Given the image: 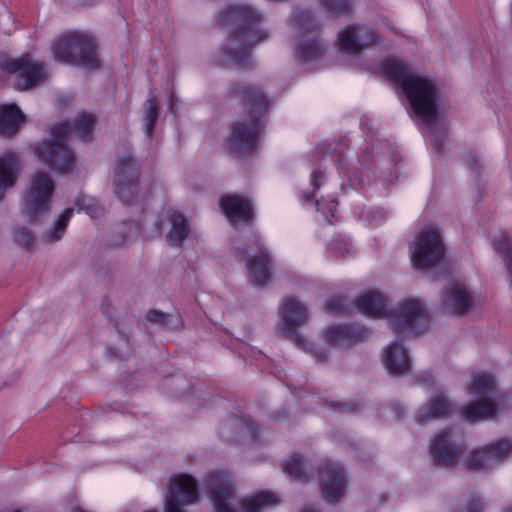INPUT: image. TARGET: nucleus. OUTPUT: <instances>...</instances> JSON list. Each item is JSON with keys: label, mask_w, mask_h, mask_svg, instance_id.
<instances>
[{"label": "nucleus", "mask_w": 512, "mask_h": 512, "mask_svg": "<svg viewBox=\"0 0 512 512\" xmlns=\"http://www.w3.org/2000/svg\"><path fill=\"white\" fill-rule=\"evenodd\" d=\"M366 335L367 331L364 328L342 325L331 326L324 331L326 343L331 346L339 347H348L362 340Z\"/></svg>", "instance_id": "23"}, {"label": "nucleus", "mask_w": 512, "mask_h": 512, "mask_svg": "<svg viewBox=\"0 0 512 512\" xmlns=\"http://www.w3.org/2000/svg\"><path fill=\"white\" fill-rule=\"evenodd\" d=\"M170 110L174 112V98L173 96L170 97Z\"/></svg>", "instance_id": "48"}, {"label": "nucleus", "mask_w": 512, "mask_h": 512, "mask_svg": "<svg viewBox=\"0 0 512 512\" xmlns=\"http://www.w3.org/2000/svg\"><path fill=\"white\" fill-rule=\"evenodd\" d=\"M2 67L5 72L16 75L15 85L19 90L31 89L47 79L45 66L28 57L7 60Z\"/></svg>", "instance_id": "14"}, {"label": "nucleus", "mask_w": 512, "mask_h": 512, "mask_svg": "<svg viewBox=\"0 0 512 512\" xmlns=\"http://www.w3.org/2000/svg\"><path fill=\"white\" fill-rule=\"evenodd\" d=\"M220 207L230 223H249L253 219V206L250 199L231 194L221 197Z\"/></svg>", "instance_id": "21"}, {"label": "nucleus", "mask_w": 512, "mask_h": 512, "mask_svg": "<svg viewBox=\"0 0 512 512\" xmlns=\"http://www.w3.org/2000/svg\"><path fill=\"white\" fill-rule=\"evenodd\" d=\"M246 428L251 433V438L254 439L255 438V431H256L255 425L253 423H250V424L247 425Z\"/></svg>", "instance_id": "46"}, {"label": "nucleus", "mask_w": 512, "mask_h": 512, "mask_svg": "<svg viewBox=\"0 0 512 512\" xmlns=\"http://www.w3.org/2000/svg\"><path fill=\"white\" fill-rule=\"evenodd\" d=\"M24 121V115L20 109L14 105H5L0 107V134H15Z\"/></svg>", "instance_id": "29"}, {"label": "nucleus", "mask_w": 512, "mask_h": 512, "mask_svg": "<svg viewBox=\"0 0 512 512\" xmlns=\"http://www.w3.org/2000/svg\"><path fill=\"white\" fill-rule=\"evenodd\" d=\"M329 249L335 257L345 258L353 253L352 245L340 237L334 238L330 242Z\"/></svg>", "instance_id": "36"}, {"label": "nucleus", "mask_w": 512, "mask_h": 512, "mask_svg": "<svg viewBox=\"0 0 512 512\" xmlns=\"http://www.w3.org/2000/svg\"><path fill=\"white\" fill-rule=\"evenodd\" d=\"M145 512H157L156 510H148V511H145Z\"/></svg>", "instance_id": "53"}, {"label": "nucleus", "mask_w": 512, "mask_h": 512, "mask_svg": "<svg viewBox=\"0 0 512 512\" xmlns=\"http://www.w3.org/2000/svg\"><path fill=\"white\" fill-rule=\"evenodd\" d=\"M493 378L483 372L471 374V384L468 393L479 397V401L472 402L460 410V415L469 422H476L493 417L496 414V405L487 398L493 389Z\"/></svg>", "instance_id": "8"}, {"label": "nucleus", "mask_w": 512, "mask_h": 512, "mask_svg": "<svg viewBox=\"0 0 512 512\" xmlns=\"http://www.w3.org/2000/svg\"><path fill=\"white\" fill-rule=\"evenodd\" d=\"M237 254L245 261L250 280L255 286H263L271 278V259L261 239L254 237L252 244L237 248Z\"/></svg>", "instance_id": "11"}, {"label": "nucleus", "mask_w": 512, "mask_h": 512, "mask_svg": "<svg viewBox=\"0 0 512 512\" xmlns=\"http://www.w3.org/2000/svg\"><path fill=\"white\" fill-rule=\"evenodd\" d=\"M382 73L399 85L407 97L414 113L431 127L432 145L436 152L442 151L445 129L435 125L437 118V89L435 84L416 73L401 60H385L381 65Z\"/></svg>", "instance_id": "1"}, {"label": "nucleus", "mask_w": 512, "mask_h": 512, "mask_svg": "<svg viewBox=\"0 0 512 512\" xmlns=\"http://www.w3.org/2000/svg\"><path fill=\"white\" fill-rule=\"evenodd\" d=\"M170 228L166 233V239L171 246L181 247L189 237L190 225L188 219L175 210L168 211Z\"/></svg>", "instance_id": "26"}, {"label": "nucleus", "mask_w": 512, "mask_h": 512, "mask_svg": "<svg viewBox=\"0 0 512 512\" xmlns=\"http://www.w3.org/2000/svg\"><path fill=\"white\" fill-rule=\"evenodd\" d=\"M357 310L373 318H381L387 314L386 299L376 292H367L360 295L355 302Z\"/></svg>", "instance_id": "27"}, {"label": "nucleus", "mask_w": 512, "mask_h": 512, "mask_svg": "<svg viewBox=\"0 0 512 512\" xmlns=\"http://www.w3.org/2000/svg\"><path fill=\"white\" fill-rule=\"evenodd\" d=\"M391 410L394 413L395 418H400L404 413L403 407L399 404H392Z\"/></svg>", "instance_id": "44"}, {"label": "nucleus", "mask_w": 512, "mask_h": 512, "mask_svg": "<svg viewBox=\"0 0 512 512\" xmlns=\"http://www.w3.org/2000/svg\"><path fill=\"white\" fill-rule=\"evenodd\" d=\"M147 321L165 328H176L179 324L178 317H173L157 310H150L146 315Z\"/></svg>", "instance_id": "34"}, {"label": "nucleus", "mask_w": 512, "mask_h": 512, "mask_svg": "<svg viewBox=\"0 0 512 512\" xmlns=\"http://www.w3.org/2000/svg\"><path fill=\"white\" fill-rule=\"evenodd\" d=\"M332 407L338 409L341 412H353L356 410L355 405L347 403H333Z\"/></svg>", "instance_id": "42"}, {"label": "nucleus", "mask_w": 512, "mask_h": 512, "mask_svg": "<svg viewBox=\"0 0 512 512\" xmlns=\"http://www.w3.org/2000/svg\"><path fill=\"white\" fill-rule=\"evenodd\" d=\"M86 211L88 214H90L91 216H95L96 215V209L95 208H92L90 209L89 207L86 208Z\"/></svg>", "instance_id": "47"}, {"label": "nucleus", "mask_w": 512, "mask_h": 512, "mask_svg": "<svg viewBox=\"0 0 512 512\" xmlns=\"http://www.w3.org/2000/svg\"><path fill=\"white\" fill-rule=\"evenodd\" d=\"M313 193H314V191H313V192H311V193H307V194L304 196L305 200H306V201H308V200L312 199V198H313Z\"/></svg>", "instance_id": "49"}, {"label": "nucleus", "mask_w": 512, "mask_h": 512, "mask_svg": "<svg viewBox=\"0 0 512 512\" xmlns=\"http://www.w3.org/2000/svg\"><path fill=\"white\" fill-rule=\"evenodd\" d=\"M283 470L297 481L306 482L310 478L305 471L304 460L298 454L292 455L285 463Z\"/></svg>", "instance_id": "30"}, {"label": "nucleus", "mask_w": 512, "mask_h": 512, "mask_svg": "<svg viewBox=\"0 0 512 512\" xmlns=\"http://www.w3.org/2000/svg\"><path fill=\"white\" fill-rule=\"evenodd\" d=\"M429 317L418 300H406L399 304L392 314V329L404 334H418L426 331Z\"/></svg>", "instance_id": "10"}, {"label": "nucleus", "mask_w": 512, "mask_h": 512, "mask_svg": "<svg viewBox=\"0 0 512 512\" xmlns=\"http://www.w3.org/2000/svg\"><path fill=\"white\" fill-rule=\"evenodd\" d=\"M327 309L332 313L346 314L348 307L342 298H331L326 305Z\"/></svg>", "instance_id": "39"}, {"label": "nucleus", "mask_w": 512, "mask_h": 512, "mask_svg": "<svg viewBox=\"0 0 512 512\" xmlns=\"http://www.w3.org/2000/svg\"><path fill=\"white\" fill-rule=\"evenodd\" d=\"M139 164L130 154L118 161L114 178L115 194L125 204H132L138 196Z\"/></svg>", "instance_id": "12"}, {"label": "nucleus", "mask_w": 512, "mask_h": 512, "mask_svg": "<svg viewBox=\"0 0 512 512\" xmlns=\"http://www.w3.org/2000/svg\"><path fill=\"white\" fill-rule=\"evenodd\" d=\"M279 315L283 323L282 335L296 345L305 348V340L296 332V329L307 322L309 318L307 308L295 298H286L280 306Z\"/></svg>", "instance_id": "15"}, {"label": "nucleus", "mask_w": 512, "mask_h": 512, "mask_svg": "<svg viewBox=\"0 0 512 512\" xmlns=\"http://www.w3.org/2000/svg\"><path fill=\"white\" fill-rule=\"evenodd\" d=\"M72 214H73V209L67 208L60 215V217L58 218L54 227L46 233V238L50 242H56L62 238V236L67 228L68 222L70 221V219L72 217Z\"/></svg>", "instance_id": "33"}, {"label": "nucleus", "mask_w": 512, "mask_h": 512, "mask_svg": "<svg viewBox=\"0 0 512 512\" xmlns=\"http://www.w3.org/2000/svg\"><path fill=\"white\" fill-rule=\"evenodd\" d=\"M260 20V13L245 4L228 6L219 15L217 21L220 25L238 26L229 46L230 59L236 65L248 67L250 64L249 52L253 45L268 37L266 32L256 29Z\"/></svg>", "instance_id": "3"}, {"label": "nucleus", "mask_w": 512, "mask_h": 512, "mask_svg": "<svg viewBox=\"0 0 512 512\" xmlns=\"http://www.w3.org/2000/svg\"><path fill=\"white\" fill-rule=\"evenodd\" d=\"M198 499V485L195 478L180 474L171 477L164 501V512H185L182 507Z\"/></svg>", "instance_id": "13"}, {"label": "nucleus", "mask_w": 512, "mask_h": 512, "mask_svg": "<svg viewBox=\"0 0 512 512\" xmlns=\"http://www.w3.org/2000/svg\"><path fill=\"white\" fill-rule=\"evenodd\" d=\"M301 512H318V511L310 509V508H305Z\"/></svg>", "instance_id": "50"}, {"label": "nucleus", "mask_w": 512, "mask_h": 512, "mask_svg": "<svg viewBox=\"0 0 512 512\" xmlns=\"http://www.w3.org/2000/svg\"><path fill=\"white\" fill-rule=\"evenodd\" d=\"M384 365L395 376H403L410 371V359L404 346L399 342L391 343L384 351Z\"/></svg>", "instance_id": "24"}, {"label": "nucleus", "mask_w": 512, "mask_h": 512, "mask_svg": "<svg viewBox=\"0 0 512 512\" xmlns=\"http://www.w3.org/2000/svg\"><path fill=\"white\" fill-rule=\"evenodd\" d=\"M15 512H19L18 510H16Z\"/></svg>", "instance_id": "54"}, {"label": "nucleus", "mask_w": 512, "mask_h": 512, "mask_svg": "<svg viewBox=\"0 0 512 512\" xmlns=\"http://www.w3.org/2000/svg\"><path fill=\"white\" fill-rule=\"evenodd\" d=\"M462 448L450 441V431L443 430L437 434L430 445V454L434 463L442 467L454 466L461 454Z\"/></svg>", "instance_id": "19"}, {"label": "nucleus", "mask_w": 512, "mask_h": 512, "mask_svg": "<svg viewBox=\"0 0 512 512\" xmlns=\"http://www.w3.org/2000/svg\"><path fill=\"white\" fill-rule=\"evenodd\" d=\"M13 237L16 243L24 247H30L34 242L33 235L25 227L16 228Z\"/></svg>", "instance_id": "38"}, {"label": "nucleus", "mask_w": 512, "mask_h": 512, "mask_svg": "<svg viewBox=\"0 0 512 512\" xmlns=\"http://www.w3.org/2000/svg\"><path fill=\"white\" fill-rule=\"evenodd\" d=\"M444 255L445 245L437 227L428 225L415 236L411 261L417 269L427 270L438 265Z\"/></svg>", "instance_id": "7"}, {"label": "nucleus", "mask_w": 512, "mask_h": 512, "mask_svg": "<svg viewBox=\"0 0 512 512\" xmlns=\"http://www.w3.org/2000/svg\"><path fill=\"white\" fill-rule=\"evenodd\" d=\"M20 171V161L14 152H5L0 155V200L6 189L14 186Z\"/></svg>", "instance_id": "25"}, {"label": "nucleus", "mask_w": 512, "mask_h": 512, "mask_svg": "<svg viewBox=\"0 0 512 512\" xmlns=\"http://www.w3.org/2000/svg\"><path fill=\"white\" fill-rule=\"evenodd\" d=\"M442 306L452 315H464L473 309L474 303L464 285L452 282L443 293Z\"/></svg>", "instance_id": "20"}, {"label": "nucleus", "mask_w": 512, "mask_h": 512, "mask_svg": "<svg viewBox=\"0 0 512 512\" xmlns=\"http://www.w3.org/2000/svg\"><path fill=\"white\" fill-rule=\"evenodd\" d=\"M231 93L243 102L245 118L235 122L231 127L228 147L233 153L241 156L254 149L262 132L270 100L254 84H233Z\"/></svg>", "instance_id": "2"}, {"label": "nucleus", "mask_w": 512, "mask_h": 512, "mask_svg": "<svg viewBox=\"0 0 512 512\" xmlns=\"http://www.w3.org/2000/svg\"><path fill=\"white\" fill-rule=\"evenodd\" d=\"M207 483L215 512H265L281 502L275 493L261 491L243 499L236 505L234 485L221 472L209 475Z\"/></svg>", "instance_id": "4"}, {"label": "nucleus", "mask_w": 512, "mask_h": 512, "mask_svg": "<svg viewBox=\"0 0 512 512\" xmlns=\"http://www.w3.org/2000/svg\"><path fill=\"white\" fill-rule=\"evenodd\" d=\"M453 411L454 404L438 389L433 392L426 405L419 410L415 419L419 424H426L431 420L447 417Z\"/></svg>", "instance_id": "22"}, {"label": "nucleus", "mask_w": 512, "mask_h": 512, "mask_svg": "<svg viewBox=\"0 0 512 512\" xmlns=\"http://www.w3.org/2000/svg\"><path fill=\"white\" fill-rule=\"evenodd\" d=\"M311 353L318 362H323L327 359L326 353L322 351H312Z\"/></svg>", "instance_id": "45"}, {"label": "nucleus", "mask_w": 512, "mask_h": 512, "mask_svg": "<svg viewBox=\"0 0 512 512\" xmlns=\"http://www.w3.org/2000/svg\"><path fill=\"white\" fill-rule=\"evenodd\" d=\"M346 478L343 468L337 463L326 461L321 471V490L326 501L338 500L344 495Z\"/></svg>", "instance_id": "18"}, {"label": "nucleus", "mask_w": 512, "mask_h": 512, "mask_svg": "<svg viewBox=\"0 0 512 512\" xmlns=\"http://www.w3.org/2000/svg\"><path fill=\"white\" fill-rule=\"evenodd\" d=\"M323 179L324 175L322 174V172L314 171L312 173L311 182L314 187V190L318 189L321 186Z\"/></svg>", "instance_id": "41"}, {"label": "nucleus", "mask_w": 512, "mask_h": 512, "mask_svg": "<svg viewBox=\"0 0 512 512\" xmlns=\"http://www.w3.org/2000/svg\"><path fill=\"white\" fill-rule=\"evenodd\" d=\"M96 119L93 114L82 112L78 114L73 121H65L60 125H68V138L75 136L82 142H88L92 139Z\"/></svg>", "instance_id": "28"}, {"label": "nucleus", "mask_w": 512, "mask_h": 512, "mask_svg": "<svg viewBox=\"0 0 512 512\" xmlns=\"http://www.w3.org/2000/svg\"><path fill=\"white\" fill-rule=\"evenodd\" d=\"M506 511H507V512H512V506L508 507V508L506 509Z\"/></svg>", "instance_id": "51"}, {"label": "nucleus", "mask_w": 512, "mask_h": 512, "mask_svg": "<svg viewBox=\"0 0 512 512\" xmlns=\"http://www.w3.org/2000/svg\"><path fill=\"white\" fill-rule=\"evenodd\" d=\"M295 22L300 31H312L316 28L313 15L310 11H301L295 17Z\"/></svg>", "instance_id": "37"}, {"label": "nucleus", "mask_w": 512, "mask_h": 512, "mask_svg": "<svg viewBox=\"0 0 512 512\" xmlns=\"http://www.w3.org/2000/svg\"><path fill=\"white\" fill-rule=\"evenodd\" d=\"M316 206L318 207V210H320V203L318 201H316Z\"/></svg>", "instance_id": "52"}, {"label": "nucleus", "mask_w": 512, "mask_h": 512, "mask_svg": "<svg viewBox=\"0 0 512 512\" xmlns=\"http://www.w3.org/2000/svg\"><path fill=\"white\" fill-rule=\"evenodd\" d=\"M320 3L332 15H346L352 7L351 0H320Z\"/></svg>", "instance_id": "35"}, {"label": "nucleus", "mask_w": 512, "mask_h": 512, "mask_svg": "<svg viewBox=\"0 0 512 512\" xmlns=\"http://www.w3.org/2000/svg\"><path fill=\"white\" fill-rule=\"evenodd\" d=\"M68 130V125L53 127L50 138L39 143L35 149L42 162L61 174L72 173L76 165L75 154L67 144Z\"/></svg>", "instance_id": "5"}, {"label": "nucleus", "mask_w": 512, "mask_h": 512, "mask_svg": "<svg viewBox=\"0 0 512 512\" xmlns=\"http://www.w3.org/2000/svg\"><path fill=\"white\" fill-rule=\"evenodd\" d=\"M337 39L341 51L359 53L374 43L376 34L367 26L352 25L342 30Z\"/></svg>", "instance_id": "17"}, {"label": "nucleus", "mask_w": 512, "mask_h": 512, "mask_svg": "<svg viewBox=\"0 0 512 512\" xmlns=\"http://www.w3.org/2000/svg\"><path fill=\"white\" fill-rule=\"evenodd\" d=\"M54 189V182L47 172L37 171L32 176L25 197V210L32 222H37L49 212Z\"/></svg>", "instance_id": "9"}, {"label": "nucleus", "mask_w": 512, "mask_h": 512, "mask_svg": "<svg viewBox=\"0 0 512 512\" xmlns=\"http://www.w3.org/2000/svg\"><path fill=\"white\" fill-rule=\"evenodd\" d=\"M484 508V503L481 499L472 497L467 504L466 512H482Z\"/></svg>", "instance_id": "40"}, {"label": "nucleus", "mask_w": 512, "mask_h": 512, "mask_svg": "<svg viewBox=\"0 0 512 512\" xmlns=\"http://www.w3.org/2000/svg\"><path fill=\"white\" fill-rule=\"evenodd\" d=\"M159 105L155 96H150L144 104V122L145 132L147 137H150L153 133L155 123L158 119Z\"/></svg>", "instance_id": "32"}, {"label": "nucleus", "mask_w": 512, "mask_h": 512, "mask_svg": "<svg viewBox=\"0 0 512 512\" xmlns=\"http://www.w3.org/2000/svg\"><path fill=\"white\" fill-rule=\"evenodd\" d=\"M53 56L64 64L97 68L95 42L92 37L80 32H68L60 36L53 45Z\"/></svg>", "instance_id": "6"}, {"label": "nucleus", "mask_w": 512, "mask_h": 512, "mask_svg": "<svg viewBox=\"0 0 512 512\" xmlns=\"http://www.w3.org/2000/svg\"><path fill=\"white\" fill-rule=\"evenodd\" d=\"M419 381L425 384H432L434 382L432 375L428 372H423L419 375Z\"/></svg>", "instance_id": "43"}, {"label": "nucleus", "mask_w": 512, "mask_h": 512, "mask_svg": "<svg viewBox=\"0 0 512 512\" xmlns=\"http://www.w3.org/2000/svg\"><path fill=\"white\" fill-rule=\"evenodd\" d=\"M512 443L508 439H498L479 450L473 451L465 461L469 470L488 469L509 457Z\"/></svg>", "instance_id": "16"}, {"label": "nucleus", "mask_w": 512, "mask_h": 512, "mask_svg": "<svg viewBox=\"0 0 512 512\" xmlns=\"http://www.w3.org/2000/svg\"><path fill=\"white\" fill-rule=\"evenodd\" d=\"M297 50L300 58L304 61L317 58L324 51L320 41L314 37L300 41Z\"/></svg>", "instance_id": "31"}]
</instances>
